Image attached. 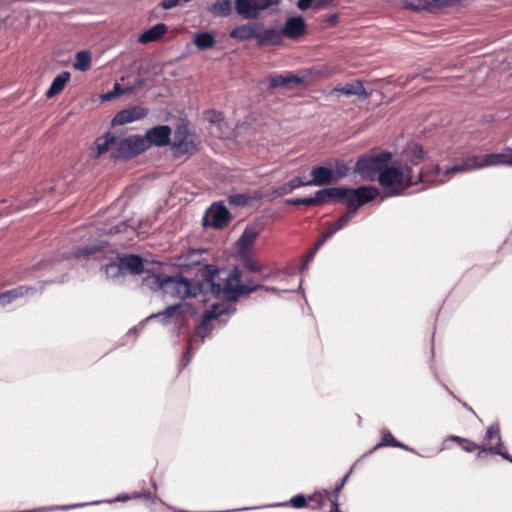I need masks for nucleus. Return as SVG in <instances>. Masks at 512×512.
<instances>
[{"instance_id":"412c9836","label":"nucleus","mask_w":512,"mask_h":512,"mask_svg":"<svg viewBox=\"0 0 512 512\" xmlns=\"http://www.w3.org/2000/svg\"><path fill=\"white\" fill-rule=\"evenodd\" d=\"M70 79V73L65 71L57 75L54 80L52 81L51 86L46 92V96L48 98H52L56 95H58L65 87L67 82Z\"/></svg>"},{"instance_id":"dca6fc26","label":"nucleus","mask_w":512,"mask_h":512,"mask_svg":"<svg viewBox=\"0 0 512 512\" xmlns=\"http://www.w3.org/2000/svg\"><path fill=\"white\" fill-rule=\"evenodd\" d=\"M305 28L306 25L302 17H291L283 27V34L289 38L296 39L305 33Z\"/></svg>"},{"instance_id":"72a5a7b5","label":"nucleus","mask_w":512,"mask_h":512,"mask_svg":"<svg viewBox=\"0 0 512 512\" xmlns=\"http://www.w3.org/2000/svg\"><path fill=\"white\" fill-rule=\"evenodd\" d=\"M450 440L457 442L461 448L466 452H473L476 449H481L475 442L468 439L452 435L449 437Z\"/></svg>"},{"instance_id":"ddd939ff","label":"nucleus","mask_w":512,"mask_h":512,"mask_svg":"<svg viewBox=\"0 0 512 512\" xmlns=\"http://www.w3.org/2000/svg\"><path fill=\"white\" fill-rule=\"evenodd\" d=\"M147 113L148 110L146 108L141 106H134L132 108L118 112L113 119V124L124 125L132 123L142 119L147 115Z\"/></svg>"},{"instance_id":"09e8293b","label":"nucleus","mask_w":512,"mask_h":512,"mask_svg":"<svg viewBox=\"0 0 512 512\" xmlns=\"http://www.w3.org/2000/svg\"><path fill=\"white\" fill-rule=\"evenodd\" d=\"M316 252H317V251L313 249V250L309 253V255H308V257H307V260H306V261H307V263H308V262H310V261L313 259V257H314V255H315V253H316Z\"/></svg>"},{"instance_id":"1a4fd4ad","label":"nucleus","mask_w":512,"mask_h":512,"mask_svg":"<svg viewBox=\"0 0 512 512\" xmlns=\"http://www.w3.org/2000/svg\"><path fill=\"white\" fill-rule=\"evenodd\" d=\"M485 441L489 444L488 447H481L480 451L477 454L478 458H481L482 453L489 451L490 453H494L502 456L504 459L512 462V457L505 451H503V444L500 436V429L498 424H493L489 426L485 433Z\"/></svg>"},{"instance_id":"c03bdc74","label":"nucleus","mask_w":512,"mask_h":512,"mask_svg":"<svg viewBox=\"0 0 512 512\" xmlns=\"http://www.w3.org/2000/svg\"><path fill=\"white\" fill-rule=\"evenodd\" d=\"M337 231H339L333 224H331L326 233L323 235L325 237V239H329L330 237H332Z\"/></svg>"},{"instance_id":"a211bd4d","label":"nucleus","mask_w":512,"mask_h":512,"mask_svg":"<svg viewBox=\"0 0 512 512\" xmlns=\"http://www.w3.org/2000/svg\"><path fill=\"white\" fill-rule=\"evenodd\" d=\"M121 261L124 266L125 274H140L144 269L143 260L137 255L121 256Z\"/></svg>"},{"instance_id":"393cba45","label":"nucleus","mask_w":512,"mask_h":512,"mask_svg":"<svg viewBox=\"0 0 512 512\" xmlns=\"http://www.w3.org/2000/svg\"><path fill=\"white\" fill-rule=\"evenodd\" d=\"M211 14L217 17H227L232 11V0H217L209 7Z\"/></svg>"},{"instance_id":"bb28decb","label":"nucleus","mask_w":512,"mask_h":512,"mask_svg":"<svg viewBox=\"0 0 512 512\" xmlns=\"http://www.w3.org/2000/svg\"><path fill=\"white\" fill-rule=\"evenodd\" d=\"M254 36H257V34L255 32L254 26L251 24L237 26L230 32L231 38L239 40H247Z\"/></svg>"},{"instance_id":"79ce46f5","label":"nucleus","mask_w":512,"mask_h":512,"mask_svg":"<svg viewBox=\"0 0 512 512\" xmlns=\"http://www.w3.org/2000/svg\"><path fill=\"white\" fill-rule=\"evenodd\" d=\"M312 3H313V0H299L298 3H297V7L300 9V10H307L308 8H310L312 6Z\"/></svg>"},{"instance_id":"58836bf2","label":"nucleus","mask_w":512,"mask_h":512,"mask_svg":"<svg viewBox=\"0 0 512 512\" xmlns=\"http://www.w3.org/2000/svg\"><path fill=\"white\" fill-rule=\"evenodd\" d=\"M127 228H128V226L125 223H120L118 225L110 227L109 229H106L105 231L108 234H114V233L125 232Z\"/></svg>"},{"instance_id":"2eb2a0df","label":"nucleus","mask_w":512,"mask_h":512,"mask_svg":"<svg viewBox=\"0 0 512 512\" xmlns=\"http://www.w3.org/2000/svg\"><path fill=\"white\" fill-rule=\"evenodd\" d=\"M312 179H310L312 186H323L330 184L338 179L332 169L317 166L311 170Z\"/></svg>"},{"instance_id":"f704fd0d","label":"nucleus","mask_w":512,"mask_h":512,"mask_svg":"<svg viewBox=\"0 0 512 512\" xmlns=\"http://www.w3.org/2000/svg\"><path fill=\"white\" fill-rule=\"evenodd\" d=\"M290 182V189H297L303 186H312L310 179H307L305 176H298L293 178Z\"/></svg>"},{"instance_id":"423d86ee","label":"nucleus","mask_w":512,"mask_h":512,"mask_svg":"<svg viewBox=\"0 0 512 512\" xmlns=\"http://www.w3.org/2000/svg\"><path fill=\"white\" fill-rule=\"evenodd\" d=\"M225 312H227V307L225 306V304L216 302L211 304V310L207 311L202 316L201 323L196 330V336L189 340L188 351L185 357H187V355L190 353L192 349L196 348L199 345L197 337H200L202 342L204 338L207 336L209 332L210 321L219 318Z\"/></svg>"},{"instance_id":"c9c22d12","label":"nucleus","mask_w":512,"mask_h":512,"mask_svg":"<svg viewBox=\"0 0 512 512\" xmlns=\"http://www.w3.org/2000/svg\"><path fill=\"white\" fill-rule=\"evenodd\" d=\"M290 504L294 508H303L307 505V500L303 495H296L290 499L288 503L281 504L282 506H287Z\"/></svg>"},{"instance_id":"37998d69","label":"nucleus","mask_w":512,"mask_h":512,"mask_svg":"<svg viewBox=\"0 0 512 512\" xmlns=\"http://www.w3.org/2000/svg\"><path fill=\"white\" fill-rule=\"evenodd\" d=\"M293 191V189H290V182L284 184L282 187H280L278 189V194L280 195H285V194H289Z\"/></svg>"},{"instance_id":"de8ad7c7","label":"nucleus","mask_w":512,"mask_h":512,"mask_svg":"<svg viewBox=\"0 0 512 512\" xmlns=\"http://www.w3.org/2000/svg\"><path fill=\"white\" fill-rule=\"evenodd\" d=\"M325 241H327V239H325V237L322 236V238L317 241L313 249L317 251L325 243Z\"/></svg>"},{"instance_id":"a19ab883","label":"nucleus","mask_w":512,"mask_h":512,"mask_svg":"<svg viewBox=\"0 0 512 512\" xmlns=\"http://www.w3.org/2000/svg\"><path fill=\"white\" fill-rule=\"evenodd\" d=\"M180 3H181L180 0H163L161 3V6L164 9H172V8L176 7L177 5H179Z\"/></svg>"},{"instance_id":"39448f33","label":"nucleus","mask_w":512,"mask_h":512,"mask_svg":"<svg viewBox=\"0 0 512 512\" xmlns=\"http://www.w3.org/2000/svg\"><path fill=\"white\" fill-rule=\"evenodd\" d=\"M147 150V140L140 135H131L117 140L112 156L115 159H128Z\"/></svg>"},{"instance_id":"4c0bfd02","label":"nucleus","mask_w":512,"mask_h":512,"mask_svg":"<svg viewBox=\"0 0 512 512\" xmlns=\"http://www.w3.org/2000/svg\"><path fill=\"white\" fill-rule=\"evenodd\" d=\"M287 203L293 205H312L311 197L290 199L287 200Z\"/></svg>"},{"instance_id":"0eeeda50","label":"nucleus","mask_w":512,"mask_h":512,"mask_svg":"<svg viewBox=\"0 0 512 512\" xmlns=\"http://www.w3.org/2000/svg\"><path fill=\"white\" fill-rule=\"evenodd\" d=\"M192 313L189 305L186 303H179L166 308L165 311L149 316L146 321L152 318H160L164 324L172 323L175 327H180L184 324L187 314Z\"/></svg>"},{"instance_id":"c756f323","label":"nucleus","mask_w":512,"mask_h":512,"mask_svg":"<svg viewBox=\"0 0 512 512\" xmlns=\"http://www.w3.org/2000/svg\"><path fill=\"white\" fill-rule=\"evenodd\" d=\"M360 206L361 205H358L357 203H355L353 206H347L348 211L332 224L338 230H341L355 217L357 210Z\"/></svg>"},{"instance_id":"e433bc0d","label":"nucleus","mask_w":512,"mask_h":512,"mask_svg":"<svg viewBox=\"0 0 512 512\" xmlns=\"http://www.w3.org/2000/svg\"><path fill=\"white\" fill-rule=\"evenodd\" d=\"M328 201V196L326 193V188L322 190H318L315 193V196L311 197L312 205H321Z\"/></svg>"},{"instance_id":"ea45409f","label":"nucleus","mask_w":512,"mask_h":512,"mask_svg":"<svg viewBox=\"0 0 512 512\" xmlns=\"http://www.w3.org/2000/svg\"><path fill=\"white\" fill-rule=\"evenodd\" d=\"M246 267H247V269H249L250 271H253V272H258L262 269V265L260 262H257V261L251 260V259H249L246 262Z\"/></svg>"},{"instance_id":"2f4dec72","label":"nucleus","mask_w":512,"mask_h":512,"mask_svg":"<svg viewBox=\"0 0 512 512\" xmlns=\"http://www.w3.org/2000/svg\"><path fill=\"white\" fill-rule=\"evenodd\" d=\"M166 275H151L144 279L143 285L154 291H161L164 289V277Z\"/></svg>"},{"instance_id":"3c124183","label":"nucleus","mask_w":512,"mask_h":512,"mask_svg":"<svg viewBox=\"0 0 512 512\" xmlns=\"http://www.w3.org/2000/svg\"><path fill=\"white\" fill-rule=\"evenodd\" d=\"M346 478H347V476H346V477L343 479V481H342V482H341V483L336 487V489H335V490H336V492H339V491L342 489V487H343V485H344V482H345Z\"/></svg>"},{"instance_id":"4be33fe9","label":"nucleus","mask_w":512,"mask_h":512,"mask_svg":"<svg viewBox=\"0 0 512 512\" xmlns=\"http://www.w3.org/2000/svg\"><path fill=\"white\" fill-rule=\"evenodd\" d=\"M193 43L199 50H206L215 45L216 39L211 32H202L195 34Z\"/></svg>"},{"instance_id":"052dcab7","label":"nucleus","mask_w":512,"mask_h":512,"mask_svg":"<svg viewBox=\"0 0 512 512\" xmlns=\"http://www.w3.org/2000/svg\"><path fill=\"white\" fill-rule=\"evenodd\" d=\"M307 264L308 263L306 262L305 265L302 266V269H305Z\"/></svg>"},{"instance_id":"473e14b6","label":"nucleus","mask_w":512,"mask_h":512,"mask_svg":"<svg viewBox=\"0 0 512 512\" xmlns=\"http://www.w3.org/2000/svg\"><path fill=\"white\" fill-rule=\"evenodd\" d=\"M132 90V87L122 88L118 83H115L113 90L102 94L100 98L102 102H106L112 100L117 96L123 95L125 93H130Z\"/></svg>"},{"instance_id":"49530a36","label":"nucleus","mask_w":512,"mask_h":512,"mask_svg":"<svg viewBox=\"0 0 512 512\" xmlns=\"http://www.w3.org/2000/svg\"><path fill=\"white\" fill-rule=\"evenodd\" d=\"M325 241H327V239H325V237L322 236V238L317 241L313 249L317 251L325 243Z\"/></svg>"},{"instance_id":"c85d7f7f","label":"nucleus","mask_w":512,"mask_h":512,"mask_svg":"<svg viewBox=\"0 0 512 512\" xmlns=\"http://www.w3.org/2000/svg\"><path fill=\"white\" fill-rule=\"evenodd\" d=\"M91 65V54L88 51H79L76 54L73 67L79 71H86Z\"/></svg>"},{"instance_id":"7c9ffc66","label":"nucleus","mask_w":512,"mask_h":512,"mask_svg":"<svg viewBox=\"0 0 512 512\" xmlns=\"http://www.w3.org/2000/svg\"><path fill=\"white\" fill-rule=\"evenodd\" d=\"M382 446H392V447H398V448H401V449H404L407 451H412V449H410L408 446L397 441L393 437V435L389 431H386V430L382 431V441L376 446V448L382 447Z\"/></svg>"},{"instance_id":"9b49d317","label":"nucleus","mask_w":512,"mask_h":512,"mask_svg":"<svg viewBox=\"0 0 512 512\" xmlns=\"http://www.w3.org/2000/svg\"><path fill=\"white\" fill-rule=\"evenodd\" d=\"M229 220L230 213L227 208L222 204H213L204 215L203 225L219 229L226 226Z\"/></svg>"},{"instance_id":"864d4df0","label":"nucleus","mask_w":512,"mask_h":512,"mask_svg":"<svg viewBox=\"0 0 512 512\" xmlns=\"http://www.w3.org/2000/svg\"><path fill=\"white\" fill-rule=\"evenodd\" d=\"M240 198H242V196H235V197L232 198V202L240 203Z\"/></svg>"},{"instance_id":"b1692460","label":"nucleus","mask_w":512,"mask_h":512,"mask_svg":"<svg viewBox=\"0 0 512 512\" xmlns=\"http://www.w3.org/2000/svg\"><path fill=\"white\" fill-rule=\"evenodd\" d=\"M301 78L294 75H278L270 79V85L272 87H295L300 84Z\"/></svg>"},{"instance_id":"6ab92c4d","label":"nucleus","mask_w":512,"mask_h":512,"mask_svg":"<svg viewBox=\"0 0 512 512\" xmlns=\"http://www.w3.org/2000/svg\"><path fill=\"white\" fill-rule=\"evenodd\" d=\"M103 268L107 277L111 279H118L125 275L124 266L121 261V255L118 254L112 258L111 262L107 263Z\"/></svg>"},{"instance_id":"f8f14e48","label":"nucleus","mask_w":512,"mask_h":512,"mask_svg":"<svg viewBox=\"0 0 512 512\" xmlns=\"http://www.w3.org/2000/svg\"><path fill=\"white\" fill-rule=\"evenodd\" d=\"M171 128L167 125L156 126L149 129L144 140H147V149L152 145L157 147L166 146L170 143Z\"/></svg>"},{"instance_id":"680f3d73","label":"nucleus","mask_w":512,"mask_h":512,"mask_svg":"<svg viewBox=\"0 0 512 512\" xmlns=\"http://www.w3.org/2000/svg\"><path fill=\"white\" fill-rule=\"evenodd\" d=\"M83 506L82 504H78V505H75L74 507H81Z\"/></svg>"},{"instance_id":"a18cd8bd","label":"nucleus","mask_w":512,"mask_h":512,"mask_svg":"<svg viewBox=\"0 0 512 512\" xmlns=\"http://www.w3.org/2000/svg\"><path fill=\"white\" fill-rule=\"evenodd\" d=\"M325 241H327V239H325V237L322 236V238L317 241L313 249L317 251L325 243Z\"/></svg>"},{"instance_id":"4d7b16f0","label":"nucleus","mask_w":512,"mask_h":512,"mask_svg":"<svg viewBox=\"0 0 512 512\" xmlns=\"http://www.w3.org/2000/svg\"><path fill=\"white\" fill-rule=\"evenodd\" d=\"M335 20H336V17H335V16H333V17L331 18V21H332V22H335Z\"/></svg>"},{"instance_id":"6e6d98bb","label":"nucleus","mask_w":512,"mask_h":512,"mask_svg":"<svg viewBox=\"0 0 512 512\" xmlns=\"http://www.w3.org/2000/svg\"><path fill=\"white\" fill-rule=\"evenodd\" d=\"M322 4L320 2L315 3V7L320 8Z\"/></svg>"},{"instance_id":"5fc2aeb1","label":"nucleus","mask_w":512,"mask_h":512,"mask_svg":"<svg viewBox=\"0 0 512 512\" xmlns=\"http://www.w3.org/2000/svg\"><path fill=\"white\" fill-rule=\"evenodd\" d=\"M95 251V249H89L86 251V254H90V253H93Z\"/></svg>"},{"instance_id":"a878e982","label":"nucleus","mask_w":512,"mask_h":512,"mask_svg":"<svg viewBox=\"0 0 512 512\" xmlns=\"http://www.w3.org/2000/svg\"><path fill=\"white\" fill-rule=\"evenodd\" d=\"M257 38L261 45H277L282 41V34L275 29H266L262 33L257 34Z\"/></svg>"},{"instance_id":"cd10ccee","label":"nucleus","mask_w":512,"mask_h":512,"mask_svg":"<svg viewBox=\"0 0 512 512\" xmlns=\"http://www.w3.org/2000/svg\"><path fill=\"white\" fill-rule=\"evenodd\" d=\"M115 145L116 137L111 133H107L103 138H99L96 141V147L99 155L107 152L108 150H112L113 152L115 150Z\"/></svg>"},{"instance_id":"f257e3e1","label":"nucleus","mask_w":512,"mask_h":512,"mask_svg":"<svg viewBox=\"0 0 512 512\" xmlns=\"http://www.w3.org/2000/svg\"><path fill=\"white\" fill-rule=\"evenodd\" d=\"M423 159L422 147L412 144L403 153V163H394L379 173L378 181L386 196L403 195L409 187L419 183L443 184L458 173L486 167L512 165V155L509 153L468 155L449 165H435L431 169L425 170L418 167Z\"/></svg>"},{"instance_id":"20e7f679","label":"nucleus","mask_w":512,"mask_h":512,"mask_svg":"<svg viewBox=\"0 0 512 512\" xmlns=\"http://www.w3.org/2000/svg\"><path fill=\"white\" fill-rule=\"evenodd\" d=\"M391 157L392 155L389 152L372 153L371 155L363 156L356 162L355 172L364 180H378L379 173L387 168Z\"/></svg>"},{"instance_id":"6e6552de","label":"nucleus","mask_w":512,"mask_h":512,"mask_svg":"<svg viewBox=\"0 0 512 512\" xmlns=\"http://www.w3.org/2000/svg\"><path fill=\"white\" fill-rule=\"evenodd\" d=\"M280 0H236L235 9L245 19H255L262 10L276 5Z\"/></svg>"},{"instance_id":"f3484780","label":"nucleus","mask_w":512,"mask_h":512,"mask_svg":"<svg viewBox=\"0 0 512 512\" xmlns=\"http://www.w3.org/2000/svg\"><path fill=\"white\" fill-rule=\"evenodd\" d=\"M168 31L166 24L158 23L148 30L141 33L138 37V42L141 44H147L155 42L163 37Z\"/></svg>"},{"instance_id":"f03ea898","label":"nucleus","mask_w":512,"mask_h":512,"mask_svg":"<svg viewBox=\"0 0 512 512\" xmlns=\"http://www.w3.org/2000/svg\"><path fill=\"white\" fill-rule=\"evenodd\" d=\"M209 288L212 295L222 300H236L240 295L257 290L256 285L241 284L240 272L234 269L232 272L216 269L208 266L205 271V281L200 287H194L181 275L164 277V297L185 299L197 296V290Z\"/></svg>"},{"instance_id":"5701e85b","label":"nucleus","mask_w":512,"mask_h":512,"mask_svg":"<svg viewBox=\"0 0 512 512\" xmlns=\"http://www.w3.org/2000/svg\"><path fill=\"white\" fill-rule=\"evenodd\" d=\"M334 91L341 93L342 95H345V96H353V95H358V96H363V97L367 96V93H366L362 83L359 81H356L353 83H348L343 87H337L334 89Z\"/></svg>"},{"instance_id":"603ef678","label":"nucleus","mask_w":512,"mask_h":512,"mask_svg":"<svg viewBox=\"0 0 512 512\" xmlns=\"http://www.w3.org/2000/svg\"><path fill=\"white\" fill-rule=\"evenodd\" d=\"M333 511H334V512H340L339 507H338V504H337V502H336V501H334V502H333V509H332V511H331V512H333Z\"/></svg>"},{"instance_id":"7ed1b4c3","label":"nucleus","mask_w":512,"mask_h":512,"mask_svg":"<svg viewBox=\"0 0 512 512\" xmlns=\"http://www.w3.org/2000/svg\"><path fill=\"white\" fill-rule=\"evenodd\" d=\"M328 201L339 200L347 206H353L355 203L364 205L373 201L379 194V190L373 186H360L356 189L343 187L326 188Z\"/></svg>"},{"instance_id":"aec40b11","label":"nucleus","mask_w":512,"mask_h":512,"mask_svg":"<svg viewBox=\"0 0 512 512\" xmlns=\"http://www.w3.org/2000/svg\"><path fill=\"white\" fill-rule=\"evenodd\" d=\"M33 291L34 289L28 286H20L18 288L6 291L0 294V304L4 306L11 303L15 299L23 297Z\"/></svg>"},{"instance_id":"13d9d810","label":"nucleus","mask_w":512,"mask_h":512,"mask_svg":"<svg viewBox=\"0 0 512 512\" xmlns=\"http://www.w3.org/2000/svg\"><path fill=\"white\" fill-rule=\"evenodd\" d=\"M407 6L414 7L411 3H407Z\"/></svg>"},{"instance_id":"bf43d9fd","label":"nucleus","mask_w":512,"mask_h":512,"mask_svg":"<svg viewBox=\"0 0 512 512\" xmlns=\"http://www.w3.org/2000/svg\"><path fill=\"white\" fill-rule=\"evenodd\" d=\"M307 264L308 263L306 262L305 265L302 266V269H305Z\"/></svg>"},{"instance_id":"9d476101","label":"nucleus","mask_w":512,"mask_h":512,"mask_svg":"<svg viewBox=\"0 0 512 512\" xmlns=\"http://www.w3.org/2000/svg\"><path fill=\"white\" fill-rule=\"evenodd\" d=\"M172 150L177 155L192 154L197 150L195 137L188 132L186 126H178L174 133Z\"/></svg>"},{"instance_id":"8fccbe9b","label":"nucleus","mask_w":512,"mask_h":512,"mask_svg":"<svg viewBox=\"0 0 512 512\" xmlns=\"http://www.w3.org/2000/svg\"><path fill=\"white\" fill-rule=\"evenodd\" d=\"M127 499H129L127 495H120L116 498V501H126Z\"/></svg>"},{"instance_id":"4468645a","label":"nucleus","mask_w":512,"mask_h":512,"mask_svg":"<svg viewBox=\"0 0 512 512\" xmlns=\"http://www.w3.org/2000/svg\"><path fill=\"white\" fill-rule=\"evenodd\" d=\"M259 233L260 229L256 225H249L244 229L237 241L238 251L241 255H245L251 249Z\"/></svg>"}]
</instances>
